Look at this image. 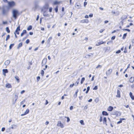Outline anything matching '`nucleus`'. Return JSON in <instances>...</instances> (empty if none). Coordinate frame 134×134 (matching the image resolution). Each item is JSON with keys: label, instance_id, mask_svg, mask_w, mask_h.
Segmentation results:
<instances>
[{"label": "nucleus", "instance_id": "obj_63", "mask_svg": "<svg viewBox=\"0 0 134 134\" xmlns=\"http://www.w3.org/2000/svg\"><path fill=\"white\" fill-rule=\"evenodd\" d=\"M88 105H86L84 107V109L86 110L88 108Z\"/></svg>", "mask_w": 134, "mask_h": 134}, {"label": "nucleus", "instance_id": "obj_27", "mask_svg": "<svg viewBox=\"0 0 134 134\" xmlns=\"http://www.w3.org/2000/svg\"><path fill=\"white\" fill-rule=\"evenodd\" d=\"M32 25H30L27 28V30L28 31H30L32 29Z\"/></svg>", "mask_w": 134, "mask_h": 134}, {"label": "nucleus", "instance_id": "obj_35", "mask_svg": "<svg viewBox=\"0 0 134 134\" xmlns=\"http://www.w3.org/2000/svg\"><path fill=\"white\" fill-rule=\"evenodd\" d=\"M85 77H83L81 79V82H80V83L81 84L83 83L84 81H85Z\"/></svg>", "mask_w": 134, "mask_h": 134}, {"label": "nucleus", "instance_id": "obj_58", "mask_svg": "<svg viewBox=\"0 0 134 134\" xmlns=\"http://www.w3.org/2000/svg\"><path fill=\"white\" fill-rule=\"evenodd\" d=\"M102 67V66L100 65H98L96 68H101Z\"/></svg>", "mask_w": 134, "mask_h": 134}, {"label": "nucleus", "instance_id": "obj_32", "mask_svg": "<svg viewBox=\"0 0 134 134\" xmlns=\"http://www.w3.org/2000/svg\"><path fill=\"white\" fill-rule=\"evenodd\" d=\"M20 25H19L17 27L16 29L15 30L16 31H19L20 30Z\"/></svg>", "mask_w": 134, "mask_h": 134}, {"label": "nucleus", "instance_id": "obj_59", "mask_svg": "<svg viewBox=\"0 0 134 134\" xmlns=\"http://www.w3.org/2000/svg\"><path fill=\"white\" fill-rule=\"evenodd\" d=\"M102 121V116H100V118L99 119V121L100 122H101Z\"/></svg>", "mask_w": 134, "mask_h": 134}, {"label": "nucleus", "instance_id": "obj_55", "mask_svg": "<svg viewBox=\"0 0 134 134\" xmlns=\"http://www.w3.org/2000/svg\"><path fill=\"white\" fill-rule=\"evenodd\" d=\"M102 44L101 43V42H98L96 44V46H98Z\"/></svg>", "mask_w": 134, "mask_h": 134}, {"label": "nucleus", "instance_id": "obj_45", "mask_svg": "<svg viewBox=\"0 0 134 134\" xmlns=\"http://www.w3.org/2000/svg\"><path fill=\"white\" fill-rule=\"evenodd\" d=\"M6 8H7V10H8H8L11 7L9 6V5L8 6H6L5 7Z\"/></svg>", "mask_w": 134, "mask_h": 134}, {"label": "nucleus", "instance_id": "obj_30", "mask_svg": "<svg viewBox=\"0 0 134 134\" xmlns=\"http://www.w3.org/2000/svg\"><path fill=\"white\" fill-rule=\"evenodd\" d=\"M79 92V89H77L76 90V92L74 94V97L75 98H76L77 96V94L78 92Z\"/></svg>", "mask_w": 134, "mask_h": 134}, {"label": "nucleus", "instance_id": "obj_21", "mask_svg": "<svg viewBox=\"0 0 134 134\" xmlns=\"http://www.w3.org/2000/svg\"><path fill=\"white\" fill-rule=\"evenodd\" d=\"M23 46V43L22 42H21L19 43L18 45V46L17 47V49H19L22 46Z\"/></svg>", "mask_w": 134, "mask_h": 134}, {"label": "nucleus", "instance_id": "obj_18", "mask_svg": "<svg viewBox=\"0 0 134 134\" xmlns=\"http://www.w3.org/2000/svg\"><path fill=\"white\" fill-rule=\"evenodd\" d=\"M129 95L130 97L132 100H134V96L132 95V93L131 92H130L129 93Z\"/></svg>", "mask_w": 134, "mask_h": 134}, {"label": "nucleus", "instance_id": "obj_15", "mask_svg": "<svg viewBox=\"0 0 134 134\" xmlns=\"http://www.w3.org/2000/svg\"><path fill=\"white\" fill-rule=\"evenodd\" d=\"M49 7V5L48 3H46L43 6L44 9H48Z\"/></svg>", "mask_w": 134, "mask_h": 134}, {"label": "nucleus", "instance_id": "obj_17", "mask_svg": "<svg viewBox=\"0 0 134 134\" xmlns=\"http://www.w3.org/2000/svg\"><path fill=\"white\" fill-rule=\"evenodd\" d=\"M113 107L111 106H109V107L107 109L108 110L111 111L113 110Z\"/></svg>", "mask_w": 134, "mask_h": 134}, {"label": "nucleus", "instance_id": "obj_37", "mask_svg": "<svg viewBox=\"0 0 134 134\" xmlns=\"http://www.w3.org/2000/svg\"><path fill=\"white\" fill-rule=\"evenodd\" d=\"M107 119L105 117H104L103 118V124L105 123H106L107 122Z\"/></svg>", "mask_w": 134, "mask_h": 134}, {"label": "nucleus", "instance_id": "obj_54", "mask_svg": "<svg viewBox=\"0 0 134 134\" xmlns=\"http://www.w3.org/2000/svg\"><path fill=\"white\" fill-rule=\"evenodd\" d=\"M115 37L116 36H114L111 37V39L112 40H114L115 39Z\"/></svg>", "mask_w": 134, "mask_h": 134}, {"label": "nucleus", "instance_id": "obj_12", "mask_svg": "<svg viewBox=\"0 0 134 134\" xmlns=\"http://www.w3.org/2000/svg\"><path fill=\"white\" fill-rule=\"evenodd\" d=\"M29 109H28L26 110V111L24 113V114H21V116H24V115H25L28 114L29 113Z\"/></svg>", "mask_w": 134, "mask_h": 134}, {"label": "nucleus", "instance_id": "obj_16", "mask_svg": "<svg viewBox=\"0 0 134 134\" xmlns=\"http://www.w3.org/2000/svg\"><path fill=\"white\" fill-rule=\"evenodd\" d=\"M27 32L26 30H23L22 31V32L21 33V36H23L25 34H26Z\"/></svg>", "mask_w": 134, "mask_h": 134}, {"label": "nucleus", "instance_id": "obj_9", "mask_svg": "<svg viewBox=\"0 0 134 134\" xmlns=\"http://www.w3.org/2000/svg\"><path fill=\"white\" fill-rule=\"evenodd\" d=\"M89 22V21L87 19H84L81 20L80 22L82 23H88Z\"/></svg>", "mask_w": 134, "mask_h": 134}, {"label": "nucleus", "instance_id": "obj_57", "mask_svg": "<svg viewBox=\"0 0 134 134\" xmlns=\"http://www.w3.org/2000/svg\"><path fill=\"white\" fill-rule=\"evenodd\" d=\"M74 83H72V84H71L70 85L69 87L70 88H72V87H73V86H74Z\"/></svg>", "mask_w": 134, "mask_h": 134}, {"label": "nucleus", "instance_id": "obj_43", "mask_svg": "<svg viewBox=\"0 0 134 134\" xmlns=\"http://www.w3.org/2000/svg\"><path fill=\"white\" fill-rule=\"evenodd\" d=\"M41 73L42 76H43L44 74V71L43 70H41Z\"/></svg>", "mask_w": 134, "mask_h": 134}, {"label": "nucleus", "instance_id": "obj_26", "mask_svg": "<svg viewBox=\"0 0 134 134\" xmlns=\"http://www.w3.org/2000/svg\"><path fill=\"white\" fill-rule=\"evenodd\" d=\"M75 7L77 8L78 9H80V3H76L75 5Z\"/></svg>", "mask_w": 134, "mask_h": 134}, {"label": "nucleus", "instance_id": "obj_13", "mask_svg": "<svg viewBox=\"0 0 134 134\" xmlns=\"http://www.w3.org/2000/svg\"><path fill=\"white\" fill-rule=\"evenodd\" d=\"M127 18V15H124L122 16L120 19L122 20H124L126 19Z\"/></svg>", "mask_w": 134, "mask_h": 134}, {"label": "nucleus", "instance_id": "obj_24", "mask_svg": "<svg viewBox=\"0 0 134 134\" xmlns=\"http://www.w3.org/2000/svg\"><path fill=\"white\" fill-rule=\"evenodd\" d=\"M2 72L4 74H6L8 72V70L7 69H3L2 70Z\"/></svg>", "mask_w": 134, "mask_h": 134}, {"label": "nucleus", "instance_id": "obj_25", "mask_svg": "<svg viewBox=\"0 0 134 134\" xmlns=\"http://www.w3.org/2000/svg\"><path fill=\"white\" fill-rule=\"evenodd\" d=\"M134 81V78L132 77L130 79L129 81L131 83H133Z\"/></svg>", "mask_w": 134, "mask_h": 134}, {"label": "nucleus", "instance_id": "obj_51", "mask_svg": "<svg viewBox=\"0 0 134 134\" xmlns=\"http://www.w3.org/2000/svg\"><path fill=\"white\" fill-rule=\"evenodd\" d=\"M65 118H66L67 119V122H68L70 121V119L68 117H65Z\"/></svg>", "mask_w": 134, "mask_h": 134}, {"label": "nucleus", "instance_id": "obj_36", "mask_svg": "<svg viewBox=\"0 0 134 134\" xmlns=\"http://www.w3.org/2000/svg\"><path fill=\"white\" fill-rule=\"evenodd\" d=\"M6 31L8 33H9L10 32V30L9 29V28L8 27H7L6 28Z\"/></svg>", "mask_w": 134, "mask_h": 134}, {"label": "nucleus", "instance_id": "obj_14", "mask_svg": "<svg viewBox=\"0 0 134 134\" xmlns=\"http://www.w3.org/2000/svg\"><path fill=\"white\" fill-rule=\"evenodd\" d=\"M125 120V119L124 118H120V121H118L117 122V124H118L121 123L122 122V121L123 120Z\"/></svg>", "mask_w": 134, "mask_h": 134}, {"label": "nucleus", "instance_id": "obj_41", "mask_svg": "<svg viewBox=\"0 0 134 134\" xmlns=\"http://www.w3.org/2000/svg\"><path fill=\"white\" fill-rule=\"evenodd\" d=\"M80 122L81 125H85L84 121L83 120H81L80 121Z\"/></svg>", "mask_w": 134, "mask_h": 134}, {"label": "nucleus", "instance_id": "obj_31", "mask_svg": "<svg viewBox=\"0 0 134 134\" xmlns=\"http://www.w3.org/2000/svg\"><path fill=\"white\" fill-rule=\"evenodd\" d=\"M43 15L44 16H47L48 17L50 16V15L49 14H47L46 13H43Z\"/></svg>", "mask_w": 134, "mask_h": 134}, {"label": "nucleus", "instance_id": "obj_22", "mask_svg": "<svg viewBox=\"0 0 134 134\" xmlns=\"http://www.w3.org/2000/svg\"><path fill=\"white\" fill-rule=\"evenodd\" d=\"M116 96L119 98L120 97V91L119 90H118L117 91V95H116Z\"/></svg>", "mask_w": 134, "mask_h": 134}, {"label": "nucleus", "instance_id": "obj_44", "mask_svg": "<svg viewBox=\"0 0 134 134\" xmlns=\"http://www.w3.org/2000/svg\"><path fill=\"white\" fill-rule=\"evenodd\" d=\"M6 8H7V10H8H8L11 7L9 6V5L8 6H6L5 7Z\"/></svg>", "mask_w": 134, "mask_h": 134}, {"label": "nucleus", "instance_id": "obj_42", "mask_svg": "<svg viewBox=\"0 0 134 134\" xmlns=\"http://www.w3.org/2000/svg\"><path fill=\"white\" fill-rule=\"evenodd\" d=\"M44 9L42 8L41 9V12H43V13H46V10H44Z\"/></svg>", "mask_w": 134, "mask_h": 134}, {"label": "nucleus", "instance_id": "obj_7", "mask_svg": "<svg viewBox=\"0 0 134 134\" xmlns=\"http://www.w3.org/2000/svg\"><path fill=\"white\" fill-rule=\"evenodd\" d=\"M57 125L58 126H60L61 128H63L64 127V126L63 124L60 121H58V122Z\"/></svg>", "mask_w": 134, "mask_h": 134}, {"label": "nucleus", "instance_id": "obj_56", "mask_svg": "<svg viewBox=\"0 0 134 134\" xmlns=\"http://www.w3.org/2000/svg\"><path fill=\"white\" fill-rule=\"evenodd\" d=\"M40 79V76H38L37 77V81H38Z\"/></svg>", "mask_w": 134, "mask_h": 134}, {"label": "nucleus", "instance_id": "obj_52", "mask_svg": "<svg viewBox=\"0 0 134 134\" xmlns=\"http://www.w3.org/2000/svg\"><path fill=\"white\" fill-rule=\"evenodd\" d=\"M121 52V51L120 50H119L117 51H116L115 52V53L116 54H119Z\"/></svg>", "mask_w": 134, "mask_h": 134}, {"label": "nucleus", "instance_id": "obj_28", "mask_svg": "<svg viewBox=\"0 0 134 134\" xmlns=\"http://www.w3.org/2000/svg\"><path fill=\"white\" fill-rule=\"evenodd\" d=\"M60 2L58 1L57 0H55L53 2V4L54 5H56L59 4L60 3Z\"/></svg>", "mask_w": 134, "mask_h": 134}, {"label": "nucleus", "instance_id": "obj_20", "mask_svg": "<svg viewBox=\"0 0 134 134\" xmlns=\"http://www.w3.org/2000/svg\"><path fill=\"white\" fill-rule=\"evenodd\" d=\"M10 61L9 60H6L4 62V64L5 65H8L10 63Z\"/></svg>", "mask_w": 134, "mask_h": 134}, {"label": "nucleus", "instance_id": "obj_34", "mask_svg": "<svg viewBox=\"0 0 134 134\" xmlns=\"http://www.w3.org/2000/svg\"><path fill=\"white\" fill-rule=\"evenodd\" d=\"M127 33H125L123 35V37H122V39H125L126 38V37L127 36Z\"/></svg>", "mask_w": 134, "mask_h": 134}, {"label": "nucleus", "instance_id": "obj_10", "mask_svg": "<svg viewBox=\"0 0 134 134\" xmlns=\"http://www.w3.org/2000/svg\"><path fill=\"white\" fill-rule=\"evenodd\" d=\"M38 0H36L34 1L35 6V8H37L38 7Z\"/></svg>", "mask_w": 134, "mask_h": 134}, {"label": "nucleus", "instance_id": "obj_5", "mask_svg": "<svg viewBox=\"0 0 134 134\" xmlns=\"http://www.w3.org/2000/svg\"><path fill=\"white\" fill-rule=\"evenodd\" d=\"M5 6H3L2 8V14L3 15H5L8 12V10L5 9Z\"/></svg>", "mask_w": 134, "mask_h": 134}, {"label": "nucleus", "instance_id": "obj_39", "mask_svg": "<svg viewBox=\"0 0 134 134\" xmlns=\"http://www.w3.org/2000/svg\"><path fill=\"white\" fill-rule=\"evenodd\" d=\"M58 6H57L54 8V10H55V12L56 13L58 12Z\"/></svg>", "mask_w": 134, "mask_h": 134}, {"label": "nucleus", "instance_id": "obj_19", "mask_svg": "<svg viewBox=\"0 0 134 134\" xmlns=\"http://www.w3.org/2000/svg\"><path fill=\"white\" fill-rule=\"evenodd\" d=\"M5 87L7 88H9L12 87V86L9 83H6L5 85Z\"/></svg>", "mask_w": 134, "mask_h": 134}, {"label": "nucleus", "instance_id": "obj_29", "mask_svg": "<svg viewBox=\"0 0 134 134\" xmlns=\"http://www.w3.org/2000/svg\"><path fill=\"white\" fill-rule=\"evenodd\" d=\"M15 79H16V80L18 82V83L19 82L20 80H19V79L18 76H15Z\"/></svg>", "mask_w": 134, "mask_h": 134}, {"label": "nucleus", "instance_id": "obj_3", "mask_svg": "<svg viewBox=\"0 0 134 134\" xmlns=\"http://www.w3.org/2000/svg\"><path fill=\"white\" fill-rule=\"evenodd\" d=\"M8 4L11 8L13 7L15 4V3L14 1L9 2H8Z\"/></svg>", "mask_w": 134, "mask_h": 134}, {"label": "nucleus", "instance_id": "obj_60", "mask_svg": "<svg viewBox=\"0 0 134 134\" xmlns=\"http://www.w3.org/2000/svg\"><path fill=\"white\" fill-rule=\"evenodd\" d=\"M93 16V14L92 13L90 14L89 15V17L90 18L92 17Z\"/></svg>", "mask_w": 134, "mask_h": 134}, {"label": "nucleus", "instance_id": "obj_47", "mask_svg": "<svg viewBox=\"0 0 134 134\" xmlns=\"http://www.w3.org/2000/svg\"><path fill=\"white\" fill-rule=\"evenodd\" d=\"M10 128H8L6 130V132H10Z\"/></svg>", "mask_w": 134, "mask_h": 134}, {"label": "nucleus", "instance_id": "obj_4", "mask_svg": "<svg viewBox=\"0 0 134 134\" xmlns=\"http://www.w3.org/2000/svg\"><path fill=\"white\" fill-rule=\"evenodd\" d=\"M18 98V96L15 95L13 99L12 104L14 105L16 102Z\"/></svg>", "mask_w": 134, "mask_h": 134}, {"label": "nucleus", "instance_id": "obj_1", "mask_svg": "<svg viewBox=\"0 0 134 134\" xmlns=\"http://www.w3.org/2000/svg\"><path fill=\"white\" fill-rule=\"evenodd\" d=\"M12 13L13 17L15 19H16L19 14L18 11L15 9H13L12 10Z\"/></svg>", "mask_w": 134, "mask_h": 134}, {"label": "nucleus", "instance_id": "obj_62", "mask_svg": "<svg viewBox=\"0 0 134 134\" xmlns=\"http://www.w3.org/2000/svg\"><path fill=\"white\" fill-rule=\"evenodd\" d=\"M43 19V17H42L40 18V23L41 24L42 22V20Z\"/></svg>", "mask_w": 134, "mask_h": 134}, {"label": "nucleus", "instance_id": "obj_49", "mask_svg": "<svg viewBox=\"0 0 134 134\" xmlns=\"http://www.w3.org/2000/svg\"><path fill=\"white\" fill-rule=\"evenodd\" d=\"M30 42V40L29 39H27L25 41V43L26 44H28Z\"/></svg>", "mask_w": 134, "mask_h": 134}, {"label": "nucleus", "instance_id": "obj_53", "mask_svg": "<svg viewBox=\"0 0 134 134\" xmlns=\"http://www.w3.org/2000/svg\"><path fill=\"white\" fill-rule=\"evenodd\" d=\"M98 88L97 86H94V87L93 88V89L94 90H97Z\"/></svg>", "mask_w": 134, "mask_h": 134}, {"label": "nucleus", "instance_id": "obj_64", "mask_svg": "<svg viewBox=\"0 0 134 134\" xmlns=\"http://www.w3.org/2000/svg\"><path fill=\"white\" fill-rule=\"evenodd\" d=\"M5 127H3L2 128V129H1V131H5Z\"/></svg>", "mask_w": 134, "mask_h": 134}, {"label": "nucleus", "instance_id": "obj_40", "mask_svg": "<svg viewBox=\"0 0 134 134\" xmlns=\"http://www.w3.org/2000/svg\"><path fill=\"white\" fill-rule=\"evenodd\" d=\"M10 38V36L9 35H7V36L6 39H5V40L6 41H7L8 40H9Z\"/></svg>", "mask_w": 134, "mask_h": 134}, {"label": "nucleus", "instance_id": "obj_48", "mask_svg": "<svg viewBox=\"0 0 134 134\" xmlns=\"http://www.w3.org/2000/svg\"><path fill=\"white\" fill-rule=\"evenodd\" d=\"M122 30L124 31H127L129 32H130V30L129 29H122Z\"/></svg>", "mask_w": 134, "mask_h": 134}, {"label": "nucleus", "instance_id": "obj_11", "mask_svg": "<svg viewBox=\"0 0 134 134\" xmlns=\"http://www.w3.org/2000/svg\"><path fill=\"white\" fill-rule=\"evenodd\" d=\"M112 72V70L111 69H109L107 71L106 73V74L107 75H110Z\"/></svg>", "mask_w": 134, "mask_h": 134}, {"label": "nucleus", "instance_id": "obj_6", "mask_svg": "<svg viewBox=\"0 0 134 134\" xmlns=\"http://www.w3.org/2000/svg\"><path fill=\"white\" fill-rule=\"evenodd\" d=\"M52 37H50L48 39L47 41L46 42V43H47V45L48 46V47H49L50 46V41L51 40H52Z\"/></svg>", "mask_w": 134, "mask_h": 134}, {"label": "nucleus", "instance_id": "obj_8", "mask_svg": "<svg viewBox=\"0 0 134 134\" xmlns=\"http://www.w3.org/2000/svg\"><path fill=\"white\" fill-rule=\"evenodd\" d=\"M47 61V59L46 58H44L42 62V66L44 65L46 63Z\"/></svg>", "mask_w": 134, "mask_h": 134}, {"label": "nucleus", "instance_id": "obj_23", "mask_svg": "<svg viewBox=\"0 0 134 134\" xmlns=\"http://www.w3.org/2000/svg\"><path fill=\"white\" fill-rule=\"evenodd\" d=\"M102 114L104 116H108V113L105 111H103L102 112Z\"/></svg>", "mask_w": 134, "mask_h": 134}, {"label": "nucleus", "instance_id": "obj_46", "mask_svg": "<svg viewBox=\"0 0 134 134\" xmlns=\"http://www.w3.org/2000/svg\"><path fill=\"white\" fill-rule=\"evenodd\" d=\"M25 102V100L24 99L22 101H21L20 103V105H21L23 104Z\"/></svg>", "mask_w": 134, "mask_h": 134}, {"label": "nucleus", "instance_id": "obj_33", "mask_svg": "<svg viewBox=\"0 0 134 134\" xmlns=\"http://www.w3.org/2000/svg\"><path fill=\"white\" fill-rule=\"evenodd\" d=\"M14 45V43L11 44L9 46V49H12Z\"/></svg>", "mask_w": 134, "mask_h": 134}, {"label": "nucleus", "instance_id": "obj_61", "mask_svg": "<svg viewBox=\"0 0 134 134\" xmlns=\"http://www.w3.org/2000/svg\"><path fill=\"white\" fill-rule=\"evenodd\" d=\"M52 10V8L51 7H50L49 8V11L50 12H51Z\"/></svg>", "mask_w": 134, "mask_h": 134}, {"label": "nucleus", "instance_id": "obj_2", "mask_svg": "<svg viewBox=\"0 0 134 134\" xmlns=\"http://www.w3.org/2000/svg\"><path fill=\"white\" fill-rule=\"evenodd\" d=\"M111 114L112 115H115L116 116H119L121 115V113L120 111H112Z\"/></svg>", "mask_w": 134, "mask_h": 134}, {"label": "nucleus", "instance_id": "obj_38", "mask_svg": "<svg viewBox=\"0 0 134 134\" xmlns=\"http://www.w3.org/2000/svg\"><path fill=\"white\" fill-rule=\"evenodd\" d=\"M93 53H90L87 55V56L88 57H93Z\"/></svg>", "mask_w": 134, "mask_h": 134}, {"label": "nucleus", "instance_id": "obj_50", "mask_svg": "<svg viewBox=\"0 0 134 134\" xmlns=\"http://www.w3.org/2000/svg\"><path fill=\"white\" fill-rule=\"evenodd\" d=\"M124 53H126L127 52V47H126L125 48L124 50Z\"/></svg>", "mask_w": 134, "mask_h": 134}]
</instances>
